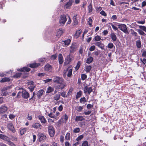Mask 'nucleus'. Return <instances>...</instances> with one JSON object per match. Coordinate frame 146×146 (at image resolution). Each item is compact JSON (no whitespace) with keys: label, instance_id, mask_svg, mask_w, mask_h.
<instances>
[{"label":"nucleus","instance_id":"nucleus-1","mask_svg":"<svg viewBox=\"0 0 146 146\" xmlns=\"http://www.w3.org/2000/svg\"><path fill=\"white\" fill-rule=\"evenodd\" d=\"M119 29L125 33H128L126 25L124 24H119L117 25Z\"/></svg>","mask_w":146,"mask_h":146},{"label":"nucleus","instance_id":"nucleus-2","mask_svg":"<svg viewBox=\"0 0 146 146\" xmlns=\"http://www.w3.org/2000/svg\"><path fill=\"white\" fill-rule=\"evenodd\" d=\"M53 81L55 83H58L60 82H63L64 79L62 77L57 76H53Z\"/></svg>","mask_w":146,"mask_h":146},{"label":"nucleus","instance_id":"nucleus-3","mask_svg":"<svg viewBox=\"0 0 146 146\" xmlns=\"http://www.w3.org/2000/svg\"><path fill=\"white\" fill-rule=\"evenodd\" d=\"M48 130L50 136L53 137L54 136L55 133V131L53 127L51 125L49 126L48 127Z\"/></svg>","mask_w":146,"mask_h":146},{"label":"nucleus","instance_id":"nucleus-4","mask_svg":"<svg viewBox=\"0 0 146 146\" xmlns=\"http://www.w3.org/2000/svg\"><path fill=\"white\" fill-rule=\"evenodd\" d=\"M8 110L7 108L4 105H2L0 107V113L3 115L6 113Z\"/></svg>","mask_w":146,"mask_h":146},{"label":"nucleus","instance_id":"nucleus-5","mask_svg":"<svg viewBox=\"0 0 146 146\" xmlns=\"http://www.w3.org/2000/svg\"><path fill=\"white\" fill-rule=\"evenodd\" d=\"M84 93L86 94L87 93L88 94H90L92 91V89L91 87H89L88 86H86L84 87Z\"/></svg>","mask_w":146,"mask_h":146},{"label":"nucleus","instance_id":"nucleus-6","mask_svg":"<svg viewBox=\"0 0 146 146\" xmlns=\"http://www.w3.org/2000/svg\"><path fill=\"white\" fill-rule=\"evenodd\" d=\"M11 87V86H8L3 88L1 89L2 93L3 96H6L8 93L7 91L10 89Z\"/></svg>","mask_w":146,"mask_h":146},{"label":"nucleus","instance_id":"nucleus-7","mask_svg":"<svg viewBox=\"0 0 146 146\" xmlns=\"http://www.w3.org/2000/svg\"><path fill=\"white\" fill-rule=\"evenodd\" d=\"M66 86V84L64 81L63 82H60L58 83L57 86L59 89L62 90Z\"/></svg>","mask_w":146,"mask_h":146},{"label":"nucleus","instance_id":"nucleus-8","mask_svg":"<svg viewBox=\"0 0 146 146\" xmlns=\"http://www.w3.org/2000/svg\"><path fill=\"white\" fill-rule=\"evenodd\" d=\"M73 0H69V1L64 5L65 9H70L73 2Z\"/></svg>","mask_w":146,"mask_h":146},{"label":"nucleus","instance_id":"nucleus-9","mask_svg":"<svg viewBox=\"0 0 146 146\" xmlns=\"http://www.w3.org/2000/svg\"><path fill=\"white\" fill-rule=\"evenodd\" d=\"M39 141L40 142H42L44 141L46 138L45 135L42 133H39L38 134Z\"/></svg>","mask_w":146,"mask_h":146},{"label":"nucleus","instance_id":"nucleus-10","mask_svg":"<svg viewBox=\"0 0 146 146\" xmlns=\"http://www.w3.org/2000/svg\"><path fill=\"white\" fill-rule=\"evenodd\" d=\"M59 22L61 24H64L67 20V19L65 15H63L60 17Z\"/></svg>","mask_w":146,"mask_h":146},{"label":"nucleus","instance_id":"nucleus-11","mask_svg":"<svg viewBox=\"0 0 146 146\" xmlns=\"http://www.w3.org/2000/svg\"><path fill=\"white\" fill-rule=\"evenodd\" d=\"M22 96L24 98L27 99L29 97V94L27 91L24 90L22 91Z\"/></svg>","mask_w":146,"mask_h":146},{"label":"nucleus","instance_id":"nucleus-12","mask_svg":"<svg viewBox=\"0 0 146 146\" xmlns=\"http://www.w3.org/2000/svg\"><path fill=\"white\" fill-rule=\"evenodd\" d=\"M7 127L12 132L14 133L15 132V130L12 123H10L8 124Z\"/></svg>","mask_w":146,"mask_h":146},{"label":"nucleus","instance_id":"nucleus-13","mask_svg":"<svg viewBox=\"0 0 146 146\" xmlns=\"http://www.w3.org/2000/svg\"><path fill=\"white\" fill-rule=\"evenodd\" d=\"M77 48L76 44L75 43H73L71 46L70 47V51L71 53L74 52Z\"/></svg>","mask_w":146,"mask_h":146},{"label":"nucleus","instance_id":"nucleus-14","mask_svg":"<svg viewBox=\"0 0 146 146\" xmlns=\"http://www.w3.org/2000/svg\"><path fill=\"white\" fill-rule=\"evenodd\" d=\"M32 127L37 129H41L42 127V125L39 123H36L32 125Z\"/></svg>","mask_w":146,"mask_h":146},{"label":"nucleus","instance_id":"nucleus-15","mask_svg":"<svg viewBox=\"0 0 146 146\" xmlns=\"http://www.w3.org/2000/svg\"><path fill=\"white\" fill-rule=\"evenodd\" d=\"M95 45L102 49H104V45L101 42H96L95 43Z\"/></svg>","mask_w":146,"mask_h":146},{"label":"nucleus","instance_id":"nucleus-16","mask_svg":"<svg viewBox=\"0 0 146 146\" xmlns=\"http://www.w3.org/2000/svg\"><path fill=\"white\" fill-rule=\"evenodd\" d=\"M39 119L40 120L41 122L42 123H45L46 121L44 117L41 115L38 116Z\"/></svg>","mask_w":146,"mask_h":146},{"label":"nucleus","instance_id":"nucleus-17","mask_svg":"<svg viewBox=\"0 0 146 146\" xmlns=\"http://www.w3.org/2000/svg\"><path fill=\"white\" fill-rule=\"evenodd\" d=\"M30 70V69L26 67H23L20 69H18L17 70L18 71L22 72H29Z\"/></svg>","mask_w":146,"mask_h":146},{"label":"nucleus","instance_id":"nucleus-18","mask_svg":"<svg viewBox=\"0 0 146 146\" xmlns=\"http://www.w3.org/2000/svg\"><path fill=\"white\" fill-rule=\"evenodd\" d=\"M44 69L46 71L51 72L52 69V67L50 65L48 64L45 66Z\"/></svg>","mask_w":146,"mask_h":146},{"label":"nucleus","instance_id":"nucleus-19","mask_svg":"<svg viewBox=\"0 0 146 146\" xmlns=\"http://www.w3.org/2000/svg\"><path fill=\"white\" fill-rule=\"evenodd\" d=\"M58 61L59 63L60 64H62L63 62V58L62 55L61 54H60L58 55Z\"/></svg>","mask_w":146,"mask_h":146},{"label":"nucleus","instance_id":"nucleus-20","mask_svg":"<svg viewBox=\"0 0 146 146\" xmlns=\"http://www.w3.org/2000/svg\"><path fill=\"white\" fill-rule=\"evenodd\" d=\"M85 119L82 116H76L75 118V121H82Z\"/></svg>","mask_w":146,"mask_h":146},{"label":"nucleus","instance_id":"nucleus-21","mask_svg":"<svg viewBox=\"0 0 146 146\" xmlns=\"http://www.w3.org/2000/svg\"><path fill=\"white\" fill-rule=\"evenodd\" d=\"M110 36L113 42L115 41L117 39L116 36L114 33H111V34Z\"/></svg>","mask_w":146,"mask_h":146},{"label":"nucleus","instance_id":"nucleus-22","mask_svg":"<svg viewBox=\"0 0 146 146\" xmlns=\"http://www.w3.org/2000/svg\"><path fill=\"white\" fill-rule=\"evenodd\" d=\"M40 65L39 63H33L31 64H29L28 65L31 68H36Z\"/></svg>","mask_w":146,"mask_h":146},{"label":"nucleus","instance_id":"nucleus-23","mask_svg":"<svg viewBox=\"0 0 146 146\" xmlns=\"http://www.w3.org/2000/svg\"><path fill=\"white\" fill-rule=\"evenodd\" d=\"M93 60V58L91 56H89L87 59L86 63L89 64L92 63Z\"/></svg>","mask_w":146,"mask_h":146},{"label":"nucleus","instance_id":"nucleus-24","mask_svg":"<svg viewBox=\"0 0 146 146\" xmlns=\"http://www.w3.org/2000/svg\"><path fill=\"white\" fill-rule=\"evenodd\" d=\"M72 69L71 68H68L65 73L67 72V76L68 77H70L72 74Z\"/></svg>","mask_w":146,"mask_h":146},{"label":"nucleus","instance_id":"nucleus-25","mask_svg":"<svg viewBox=\"0 0 146 146\" xmlns=\"http://www.w3.org/2000/svg\"><path fill=\"white\" fill-rule=\"evenodd\" d=\"M92 67L90 65H86L85 66V71L87 72H88L91 70L92 69Z\"/></svg>","mask_w":146,"mask_h":146},{"label":"nucleus","instance_id":"nucleus-26","mask_svg":"<svg viewBox=\"0 0 146 146\" xmlns=\"http://www.w3.org/2000/svg\"><path fill=\"white\" fill-rule=\"evenodd\" d=\"M83 106H77L75 108V109L78 112H80L83 110Z\"/></svg>","mask_w":146,"mask_h":146},{"label":"nucleus","instance_id":"nucleus-27","mask_svg":"<svg viewBox=\"0 0 146 146\" xmlns=\"http://www.w3.org/2000/svg\"><path fill=\"white\" fill-rule=\"evenodd\" d=\"M63 33V31L62 30L59 29L57 32L56 35L58 37H59Z\"/></svg>","mask_w":146,"mask_h":146},{"label":"nucleus","instance_id":"nucleus-28","mask_svg":"<svg viewBox=\"0 0 146 146\" xmlns=\"http://www.w3.org/2000/svg\"><path fill=\"white\" fill-rule=\"evenodd\" d=\"M82 31L81 30H78L76 31V34L74 35V36L76 38L78 37L80 35Z\"/></svg>","mask_w":146,"mask_h":146},{"label":"nucleus","instance_id":"nucleus-29","mask_svg":"<svg viewBox=\"0 0 146 146\" xmlns=\"http://www.w3.org/2000/svg\"><path fill=\"white\" fill-rule=\"evenodd\" d=\"M54 90V89L53 88L50 86H49L47 89V90L46 91V93L48 94L50 93L53 91Z\"/></svg>","mask_w":146,"mask_h":146},{"label":"nucleus","instance_id":"nucleus-30","mask_svg":"<svg viewBox=\"0 0 146 146\" xmlns=\"http://www.w3.org/2000/svg\"><path fill=\"white\" fill-rule=\"evenodd\" d=\"M43 92L44 91L42 90H41L38 92L37 95L38 98H40L41 96L42 95Z\"/></svg>","mask_w":146,"mask_h":146},{"label":"nucleus","instance_id":"nucleus-31","mask_svg":"<svg viewBox=\"0 0 146 146\" xmlns=\"http://www.w3.org/2000/svg\"><path fill=\"white\" fill-rule=\"evenodd\" d=\"M71 40L69 39L65 40H63L62 42L64 43L65 45L68 46L71 42Z\"/></svg>","mask_w":146,"mask_h":146},{"label":"nucleus","instance_id":"nucleus-32","mask_svg":"<svg viewBox=\"0 0 146 146\" xmlns=\"http://www.w3.org/2000/svg\"><path fill=\"white\" fill-rule=\"evenodd\" d=\"M10 79L8 78L5 77L2 78L0 81L1 82H9L10 81Z\"/></svg>","mask_w":146,"mask_h":146},{"label":"nucleus","instance_id":"nucleus-33","mask_svg":"<svg viewBox=\"0 0 146 146\" xmlns=\"http://www.w3.org/2000/svg\"><path fill=\"white\" fill-rule=\"evenodd\" d=\"M27 129V128H23L21 129L20 130V132L21 135H22L24 134Z\"/></svg>","mask_w":146,"mask_h":146},{"label":"nucleus","instance_id":"nucleus-34","mask_svg":"<svg viewBox=\"0 0 146 146\" xmlns=\"http://www.w3.org/2000/svg\"><path fill=\"white\" fill-rule=\"evenodd\" d=\"M72 57L71 56L70 54L68 55L66 57V60L68 63L70 62L72 60Z\"/></svg>","mask_w":146,"mask_h":146},{"label":"nucleus","instance_id":"nucleus-35","mask_svg":"<svg viewBox=\"0 0 146 146\" xmlns=\"http://www.w3.org/2000/svg\"><path fill=\"white\" fill-rule=\"evenodd\" d=\"M82 94V92L81 91H80L78 92L77 93V94L76 96V99H78L81 96Z\"/></svg>","mask_w":146,"mask_h":146},{"label":"nucleus","instance_id":"nucleus-36","mask_svg":"<svg viewBox=\"0 0 146 146\" xmlns=\"http://www.w3.org/2000/svg\"><path fill=\"white\" fill-rule=\"evenodd\" d=\"M60 98V94H57L55 95L54 97V100L57 101L59 100Z\"/></svg>","mask_w":146,"mask_h":146},{"label":"nucleus","instance_id":"nucleus-37","mask_svg":"<svg viewBox=\"0 0 146 146\" xmlns=\"http://www.w3.org/2000/svg\"><path fill=\"white\" fill-rule=\"evenodd\" d=\"M70 133L69 132H68L66 134L65 138V139L68 140H70Z\"/></svg>","mask_w":146,"mask_h":146},{"label":"nucleus","instance_id":"nucleus-38","mask_svg":"<svg viewBox=\"0 0 146 146\" xmlns=\"http://www.w3.org/2000/svg\"><path fill=\"white\" fill-rule=\"evenodd\" d=\"M80 103L83 104H84L86 102V99L84 97L81 98L80 100Z\"/></svg>","mask_w":146,"mask_h":146},{"label":"nucleus","instance_id":"nucleus-39","mask_svg":"<svg viewBox=\"0 0 146 146\" xmlns=\"http://www.w3.org/2000/svg\"><path fill=\"white\" fill-rule=\"evenodd\" d=\"M82 146H90V145L88 144V141H85L82 142Z\"/></svg>","mask_w":146,"mask_h":146},{"label":"nucleus","instance_id":"nucleus-40","mask_svg":"<svg viewBox=\"0 0 146 146\" xmlns=\"http://www.w3.org/2000/svg\"><path fill=\"white\" fill-rule=\"evenodd\" d=\"M73 19L74 22V24L76 25L78 23V21L77 20L76 16H74L73 18Z\"/></svg>","mask_w":146,"mask_h":146},{"label":"nucleus","instance_id":"nucleus-41","mask_svg":"<svg viewBox=\"0 0 146 146\" xmlns=\"http://www.w3.org/2000/svg\"><path fill=\"white\" fill-rule=\"evenodd\" d=\"M136 45L137 47L138 48H140L141 47V42L139 40H137L136 42Z\"/></svg>","mask_w":146,"mask_h":146},{"label":"nucleus","instance_id":"nucleus-42","mask_svg":"<svg viewBox=\"0 0 146 146\" xmlns=\"http://www.w3.org/2000/svg\"><path fill=\"white\" fill-rule=\"evenodd\" d=\"M21 75V73H17L14 75L13 77L14 78H17L20 77Z\"/></svg>","mask_w":146,"mask_h":146},{"label":"nucleus","instance_id":"nucleus-43","mask_svg":"<svg viewBox=\"0 0 146 146\" xmlns=\"http://www.w3.org/2000/svg\"><path fill=\"white\" fill-rule=\"evenodd\" d=\"M84 137V136L83 135H81L79 136L76 139V140L77 141H79L81 140Z\"/></svg>","mask_w":146,"mask_h":146},{"label":"nucleus","instance_id":"nucleus-44","mask_svg":"<svg viewBox=\"0 0 146 146\" xmlns=\"http://www.w3.org/2000/svg\"><path fill=\"white\" fill-rule=\"evenodd\" d=\"M80 131V129L79 127H77L74 129L73 130V132L74 133H78Z\"/></svg>","mask_w":146,"mask_h":146},{"label":"nucleus","instance_id":"nucleus-45","mask_svg":"<svg viewBox=\"0 0 146 146\" xmlns=\"http://www.w3.org/2000/svg\"><path fill=\"white\" fill-rule=\"evenodd\" d=\"M88 12L90 13L92 11V6L91 4H90L88 7Z\"/></svg>","mask_w":146,"mask_h":146},{"label":"nucleus","instance_id":"nucleus-46","mask_svg":"<svg viewBox=\"0 0 146 146\" xmlns=\"http://www.w3.org/2000/svg\"><path fill=\"white\" fill-rule=\"evenodd\" d=\"M95 40L97 41H99L101 40V38L100 36L97 35L94 38Z\"/></svg>","mask_w":146,"mask_h":146},{"label":"nucleus","instance_id":"nucleus-47","mask_svg":"<svg viewBox=\"0 0 146 146\" xmlns=\"http://www.w3.org/2000/svg\"><path fill=\"white\" fill-rule=\"evenodd\" d=\"M92 19L91 17H90L88 19V24L89 25H90L91 27L92 24Z\"/></svg>","mask_w":146,"mask_h":146},{"label":"nucleus","instance_id":"nucleus-48","mask_svg":"<svg viewBox=\"0 0 146 146\" xmlns=\"http://www.w3.org/2000/svg\"><path fill=\"white\" fill-rule=\"evenodd\" d=\"M114 46L113 43H109L107 46V47L111 49Z\"/></svg>","mask_w":146,"mask_h":146},{"label":"nucleus","instance_id":"nucleus-49","mask_svg":"<svg viewBox=\"0 0 146 146\" xmlns=\"http://www.w3.org/2000/svg\"><path fill=\"white\" fill-rule=\"evenodd\" d=\"M139 27L140 29H141L143 31L146 32V27L144 26H139Z\"/></svg>","mask_w":146,"mask_h":146},{"label":"nucleus","instance_id":"nucleus-50","mask_svg":"<svg viewBox=\"0 0 146 146\" xmlns=\"http://www.w3.org/2000/svg\"><path fill=\"white\" fill-rule=\"evenodd\" d=\"M87 78V76L85 74H81V78L82 80H85Z\"/></svg>","mask_w":146,"mask_h":146},{"label":"nucleus","instance_id":"nucleus-51","mask_svg":"<svg viewBox=\"0 0 146 146\" xmlns=\"http://www.w3.org/2000/svg\"><path fill=\"white\" fill-rule=\"evenodd\" d=\"M10 138L13 141H17V137L13 136H10Z\"/></svg>","mask_w":146,"mask_h":146},{"label":"nucleus","instance_id":"nucleus-52","mask_svg":"<svg viewBox=\"0 0 146 146\" xmlns=\"http://www.w3.org/2000/svg\"><path fill=\"white\" fill-rule=\"evenodd\" d=\"M52 80V79L48 78L46 80H44L43 82L45 83H46L49 82H50Z\"/></svg>","mask_w":146,"mask_h":146},{"label":"nucleus","instance_id":"nucleus-53","mask_svg":"<svg viewBox=\"0 0 146 146\" xmlns=\"http://www.w3.org/2000/svg\"><path fill=\"white\" fill-rule=\"evenodd\" d=\"M137 32L139 34L141 35H143L145 34L140 29L138 30Z\"/></svg>","mask_w":146,"mask_h":146},{"label":"nucleus","instance_id":"nucleus-54","mask_svg":"<svg viewBox=\"0 0 146 146\" xmlns=\"http://www.w3.org/2000/svg\"><path fill=\"white\" fill-rule=\"evenodd\" d=\"M95 49V47L93 45L91 46L89 48V50L91 51H94Z\"/></svg>","mask_w":146,"mask_h":146},{"label":"nucleus","instance_id":"nucleus-55","mask_svg":"<svg viewBox=\"0 0 146 146\" xmlns=\"http://www.w3.org/2000/svg\"><path fill=\"white\" fill-rule=\"evenodd\" d=\"M57 57V56L56 54H54L51 56L50 58L52 60H54L56 59Z\"/></svg>","mask_w":146,"mask_h":146},{"label":"nucleus","instance_id":"nucleus-56","mask_svg":"<svg viewBox=\"0 0 146 146\" xmlns=\"http://www.w3.org/2000/svg\"><path fill=\"white\" fill-rule=\"evenodd\" d=\"M100 14L104 16H106L107 15L106 13H105V11H104L102 10L100 12Z\"/></svg>","mask_w":146,"mask_h":146},{"label":"nucleus","instance_id":"nucleus-57","mask_svg":"<svg viewBox=\"0 0 146 146\" xmlns=\"http://www.w3.org/2000/svg\"><path fill=\"white\" fill-rule=\"evenodd\" d=\"M110 25L112 26L113 29L114 30H117V29H118L116 27H115L114 25H113L112 23L110 24Z\"/></svg>","mask_w":146,"mask_h":146},{"label":"nucleus","instance_id":"nucleus-58","mask_svg":"<svg viewBox=\"0 0 146 146\" xmlns=\"http://www.w3.org/2000/svg\"><path fill=\"white\" fill-rule=\"evenodd\" d=\"M80 62L78 61L77 64V66H76V68L78 69L80 67Z\"/></svg>","mask_w":146,"mask_h":146},{"label":"nucleus","instance_id":"nucleus-59","mask_svg":"<svg viewBox=\"0 0 146 146\" xmlns=\"http://www.w3.org/2000/svg\"><path fill=\"white\" fill-rule=\"evenodd\" d=\"M92 107L93 105L90 104H88L87 106V108L88 109H90Z\"/></svg>","mask_w":146,"mask_h":146},{"label":"nucleus","instance_id":"nucleus-60","mask_svg":"<svg viewBox=\"0 0 146 146\" xmlns=\"http://www.w3.org/2000/svg\"><path fill=\"white\" fill-rule=\"evenodd\" d=\"M72 90H73V89L72 88H71L70 89L68 92V93H67L68 96L69 95H70L71 94Z\"/></svg>","mask_w":146,"mask_h":146},{"label":"nucleus","instance_id":"nucleus-61","mask_svg":"<svg viewBox=\"0 0 146 146\" xmlns=\"http://www.w3.org/2000/svg\"><path fill=\"white\" fill-rule=\"evenodd\" d=\"M45 74L43 73H39L38 74V76L40 77L44 76Z\"/></svg>","mask_w":146,"mask_h":146},{"label":"nucleus","instance_id":"nucleus-62","mask_svg":"<svg viewBox=\"0 0 146 146\" xmlns=\"http://www.w3.org/2000/svg\"><path fill=\"white\" fill-rule=\"evenodd\" d=\"M111 19L114 20L117 19V17L116 15H113L111 17Z\"/></svg>","mask_w":146,"mask_h":146},{"label":"nucleus","instance_id":"nucleus-63","mask_svg":"<svg viewBox=\"0 0 146 146\" xmlns=\"http://www.w3.org/2000/svg\"><path fill=\"white\" fill-rule=\"evenodd\" d=\"M66 93L65 92H63L61 93V96L63 97H66Z\"/></svg>","mask_w":146,"mask_h":146},{"label":"nucleus","instance_id":"nucleus-64","mask_svg":"<svg viewBox=\"0 0 146 146\" xmlns=\"http://www.w3.org/2000/svg\"><path fill=\"white\" fill-rule=\"evenodd\" d=\"M142 56L145 58H146V51H144L142 54Z\"/></svg>","mask_w":146,"mask_h":146}]
</instances>
